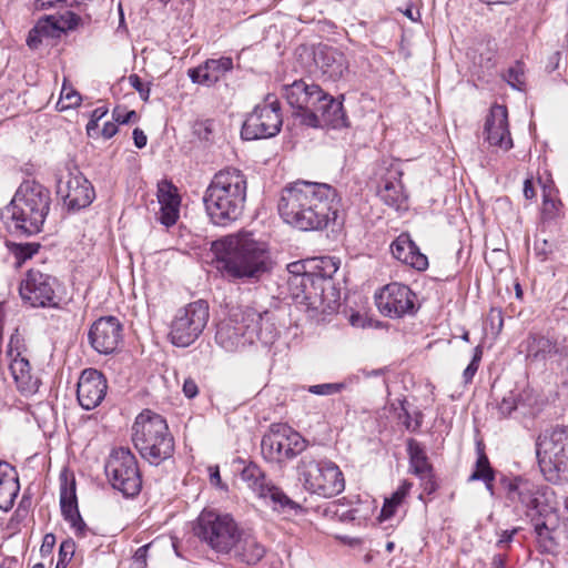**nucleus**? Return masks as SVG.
<instances>
[{"mask_svg": "<svg viewBox=\"0 0 568 568\" xmlns=\"http://www.w3.org/2000/svg\"><path fill=\"white\" fill-rule=\"evenodd\" d=\"M210 480L212 485L220 486L221 485V476L219 466H210Z\"/></svg>", "mask_w": 568, "mask_h": 568, "instance_id": "61", "label": "nucleus"}, {"mask_svg": "<svg viewBox=\"0 0 568 568\" xmlns=\"http://www.w3.org/2000/svg\"><path fill=\"white\" fill-rule=\"evenodd\" d=\"M481 357H483V346L481 345H477L474 348V354H473V358H471L470 363L468 364V366L463 372V379H464L465 384L471 383L475 374L478 371Z\"/></svg>", "mask_w": 568, "mask_h": 568, "instance_id": "46", "label": "nucleus"}, {"mask_svg": "<svg viewBox=\"0 0 568 568\" xmlns=\"http://www.w3.org/2000/svg\"><path fill=\"white\" fill-rule=\"evenodd\" d=\"M183 393L187 398L195 397L199 393L196 383L191 378L185 379L183 383Z\"/></svg>", "mask_w": 568, "mask_h": 568, "instance_id": "58", "label": "nucleus"}, {"mask_svg": "<svg viewBox=\"0 0 568 568\" xmlns=\"http://www.w3.org/2000/svg\"><path fill=\"white\" fill-rule=\"evenodd\" d=\"M75 545L72 539H67L61 542L59 548V565L62 568H65L68 562L72 559L74 555Z\"/></svg>", "mask_w": 568, "mask_h": 568, "instance_id": "50", "label": "nucleus"}, {"mask_svg": "<svg viewBox=\"0 0 568 568\" xmlns=\"http://www.w3.org/2000/svg\"><path fill=\"white\" fill-rule=\"evenodd\" d=\"M518 406V394L509 392L498 405V410L503 417L509 416Z\"/></svg>", "mask_w": 568, "mask_h": 568, "instance_id": "49", "label": "nucleus"}, {"mask_svg": "<svg viewBox=\"0 0 568 568\" xmlns=\"http://www.w3.org/2000/svg\"><path fill=\"white\" fill-rule=\"evenodd\" d=\"M239 527L230 515L203 510L197 517L194 534L212 549L229 552L240 535Z\"/></svg>", "mask_w": 568, "mask_h": 568, "instance_id": "13", "label": "nucleus"}, {"mask_svg": "<svg viewBox=\"0 0 568 568\" xmlns=\"http://www.w3.org/2000/svg\"><path fill=\"white\" fill-rule=\"evenodd\" d=\"M565 356L560 359L559 366L562 369V373L566 375V378L568 379V346L565 348Z\"/></svg>", "mask_w": 568, "mask_h": 568, "instance_id": "64", "label": "nucleus"}, {"mask_svg": "<svg viewBox=\"0 0 568 568\" xmlns=\"http://www.w3.org/2000/svg\"><path fill=\"white\" fill-rule=\"evenodd\" d=\"M469 481H489L495 480V470L491 467L487 455L481 447H477V459L474 470L468 478Z\"/></svg>", "mask_w": 568, "mask_h": 568, "instance_id": "38", "label": "nucleus"}, {"mask_svg": "<svg viewBox=\"0 0 568 568\" xmlns=\"http://www.w3.org/2000/svg\"><path fill=\"white\" fill-rule=\"evenodd\" d=\"M297 476L307 493L323 498H333L345 489L343 471L329 459L305 454L297 464Z\"/></svg>", "mask_w": 568, "mask_h": 568, "instance_id": "8", "label": "nucleus"}, {"mask_svg": "<svg viewBox=\"0 0 568 568\" xmlns=\"http://www.w3.org/2000/svg\"><path fill=\"white\" fill-rule=\"evenodd\" d=\"M27 348L18 329L10 336L6 357L9 362V371L18 387L26 394H33L39 389L40 381L31 373V366L26 355Z\"/></svg>", "mask_w": 568, "mask_h": 568, "instance_id": "19", "label": "nucleus"}, {"mask_svg": "<svg viewBox=\"0 0 568 568\" xmlns=\"http://www.w3.org/2000/svg\"><path fill=\"white\" fill-rule=\"evenodd\" d=\"M536 535L537 544L542 552L552 554L557 548L556 531L559 517L554 507L529 518Z\"/></svg>", "mask_w": 568, "mask_h": 568, "instance_id": "25", "label": "nucleus"}, {"mask_svg": "<svg viewBox=\"0 0 568 568\" xmlns=\"http://www.w3.org/2000/svg\"><path fill=\"white\" fill-rule=\"evenodd\" d=\"M277 210L286 224L300 231H322L337 223L342 199L327 183L296 181L282 190Z\"/></svg>", "mask_w": 568, "mask_h": 568, "instance_id": "1", "label": "nucleus"}, {"mask_svg": "<svg viewBox=\"0 0 568 568\" xmlns=\"http://www.w3.org/2000/svg\"><path fill=\"white\" fill-rule=\"evenodd\" d=\"M503 79L513 88L519 91L525 89V65L521 61H516L503 74Z\"/></svg>", "mask_w": 568, "mask_h": 568, "instance_id": "40", "label": "nucleus"}, {"mask_svg": "<svg viewBox=\"0 0 568 568\" xmlns=\"http://www.w3.org/2000/svg\"><path fill=\"white\" fill-rule=\"evenodd\" d=\"M50 192L37 181H23L6 207L2 216L17 234L34 235L41 232L50 210Z\"/></svg>", "mask_w": 568, "mask_h": 568, "instance_id": "6", "label": "nucleus"}, {"mask_svg": "<svg viewBox=\"0 0 568 568\" xmlns=\"http://www.w3.org/2000/svg\"><path fill=\"white\" fill-rule=\"evenodd\" d=\"M70 16L72 23H68L67 28L71 29L77 24L78 18L75 14L68 12ZM65 31V24H60V22L53 17L48 16L40 19L36 26L29 31L27 38V44L30 49H38L39 45L44 40H51L60 38V36Z\"/></svg>", "mask_w": 568, "mask_h": 568, "instance_id": "29", "label": "nucleus"}, {"mask_svg": "<svg viewBox=\"0 0 568 568\" xmlns=\"http://www.w3.org/2000/svg\"><path fill=\"white\" fill-rule=\"evenodd\" d=\"M241 478L247 486L263 499H270L276 511L297 513L301 506L292 500L280 487L267 479L264 471L254 463H250L241 470Z\"/></svg>", "mask_w": 568, "mask_h": 568, "instance_id": "18", "label": "nucleus"}, {"mask_svg": "<svg viewBox=\"0 0 568 568\" xmlns=\"http://www.w3.org/2000/svg\"><path fill=\"white\" fill-rule=\"evenodd\" d=\"M520 346L529 363H544L552 353L558 352L556 342L537 333H529Z\"/></svg>", "mask_w": 568, "mask_h": 568, "instance_id": "35", "label": "nucleus"}, {"mask_svg": "<svg viewBox=\"0 0 568 568\" xmlns=\"http://www.w3.org/2000/svg\"><path fill=\"white\" fill-rule=\"evenodd\" d=\"M57 194L69 211H80L89 206L95 197L91 182L78 170H68L60 174Z\"/></svg>", "mask_w": 568, "mask_h": 568, "instance_id": "20", "label": "nucleus"}, {"mask_svg": "<svg viewBox=\"0 0 568 568\" xmlns=\"http://www.w3.org/2000/svg\"><path fill=\"white\" fill-rule=\"evenodd\" d=\"M400 178L402 172L399 170H389L378 189L381 200L395 210L406 209L407 206V194L404 191Z\"/></svg>", "mask_w": 568, "mask_h": 568, "instance_id": "33", "label": "nucleus"}, {"mask_svg": "<svg viewBox=\"0 0 568 568\" xmlns=\"http://www.w3.org/2000/svg\"><path fill=\"white\" fill-rule=\"evenodd\" d=\"M397 507V505H395L394 503L386 498L379 514V520L383 521L393 517Z\"/></svg>", "mask_w": 568, "mask_h": 568, "instance_id": "56", "label": "nucleus"}, {"mask_svg": "<svg viewBox=\"0 0 568 568\" xmlns=\"http://www.w3.org/2000/svg\"><path fill=\"white\" fill-rule=\"evenodd\" d=\"M542 215L547 220H554L560 214V200L551 197L550 192L544 191Z\"/></svg>", "mask_w": 568, "mask_h": 568, "instance_id": "43", "label": "nucleus"}, {"mask_svg": "<svg viewBox=\"0 0 568 568\" xmlns=\"http://www.w3.org/2000/svg\"><path fill=\"white\" fill-rule=\"evenodd\" d=\"M215 130V122L211 119L199 120L193 125V133L203 141H211Z\"/></svg>", "mask_w": 568, "mask_h": 568, "instance_id": "45", "label": "nucleus"}, {"mask_svg": "<svg viewBox=\"0 0 568 568\" xmlns=\"http://www.w3.org/2000/svg\"><path fill=\"white\" fill-rule=\"evenodd\" d=\"M108 382L104 375L95 368L84 369L78 382L77 397L85 410L98 407L104 399Z\"/></svg>", "mask_w": 568, "mask_h": 568, "instance_id": "23", "label": "nucleus"}, {"mask_svg": "<svg viewBox=\"0 0 568 568\" xmlns=\"http://www.w3.org/2000/svg\"><path fill=\"white\" fill-rule=\"evenodd\" d=\"M180 216V205L161 206L159 213V221L161 224L170 227L178 222Z\"/></svg>", "mask_w": 568, "mask_h": 568, "instance_id": "48", "label": "nucleus"}, {"mask_svg": "<svg viewBox=\"0 0 568 568\" xmlns=\"http://www.w3.org/2000/svg\"><path fill=\"white\" fill-rule=\"evenodd\" d=\"M105 475L112 487L124 497L136 496L142 488L138 460L129 448H114L105 464Z\"/></svg>", "mask_w": 568, "mask_h": 568, "instance_id": "15", "label": "nucleus"}, {"mask_svg": "<svg viewBox=\"0 0 568 568\" xmlns=\"http://www.w3.org/2000/svg\"><path fill=\"white\" fill-rule=\"evenodd\" d=\"M130 84L139 92L142 100L146 101L150 95V85L144 83L138 74L129 77Z\"/></svg>", "mask_w": 568, "mask_h": 568, "instance_id": "53", "label": "nucleus"}, {"mask_svg": "<svg viewBox=\"0 0 568 568\" xmlns=\"http://www.w3.org/2000/svg\"><path fill=\"white\" fill-rule=\"evenodd\" d=\"M133 141H134V145L138 149H142L146 145L148 138L141 129L135 128L133 130Z\"/></svg>", "mask_w": 568, "mask_h": 568, "instance_id": "59", "label": "nucleus"}, {"mask_svg": "<svg viewBox=\"0 0 568 568\" xmlns=\"http://www.w3.org/2000/svg\"><path fill=\"white\" fill-rule=\"evenodd\" d=\"M524 196L527 200H532L536 196L532 181L529 179L525 180V182H524Z\"/></svg>", "mask_w": 568, "mask_h": 568, "instance_id": "62", "label": "nucleus"}, {"mask_svg": "<svg viewBox=\"0 0 568 568\" xmlns=\"http://www.w3.org/2000/svg\"><path fill=\"white\" fill-rule=\"evenodd\" d=\"M234 547L235 557L247 565H256L265 555L264 546L251 534L240 532Z\"/></svg>", "mask_w": 568, "mask_h": 568, "instance_id": "36", "label": "nucleus"}, {"mask_svg": "<svg viewBox=\"0 0 568 568\" xmlns=\"http://www.w3.org/2000/svg\"><path fill=\"white\" fill-rule=\"evenodd\" d=\"M500 485L505 491L508 505L514 506L515 510L523 511L530 518L539 513L548 511L549 488L539 485L521 476L506 477L500 479Z\"/></svg>", "mask_w": 568, "mask_h": 568, "instance_id": "10", "label": "nucleus"}, {"mask_svg": "<svg viewBox=\"0 0 568 568\" xmlns=\"http://www.w3.org/2000/svg\"><path fill=\"white\" fill-rule=\"evenodd\" d=\"M82 0H36L37 9L47 10L54 7H72Z\"/></svg>", "mask_w": 568, "mask_h": 568, "instance_id": "51", "label": "nucleus"}, {"mask_svg": "<svg viewBox=\"0 0 568 568\" xmlns=\"http://www.w3.org/2000/svg\"><path fill=\"white\" fill-rule=\"evenodd\" d=\"M390 252L396 260L417 271H425L428 267L427 256L419 251L407 233H402L393 241Z\"/></svg>", "mask_w": 568, "mask_h": 568, "instance_id": "30", "label": "nucleus"}, {"mask_svg": "<svg viewBox=\"0 0 568 568\" xmlns=\"http://www.w3.org/2000/svg\"><path fill=\"white\" fill-rule=\"evenodd\" d=\"M89 342L100 354H112L122 341V325L114 316L98 318L90 327Z\"/></svg>", "mask_w": 568, "mask_h": 568, "instance_id": "22", "label": "nucleus"}, {"mask_svg": "<svg viewBox=\"0 0 568 568\" xmlns=\"http://www.w3.org/2000/svg\"><path fill=\"white\" fill-rule=\"evenodd\" d=\"M555 242L549 241L548 239L536 236L534 252L537 258L541 262H545L549 258L550 254L555 250Z\"/></svg>", "mask_w": 568, "mask_h": 568, "instance_id": "44", "label": "nucleus"}, {"mask_svg": "<svg viewBox=\"0 0 568 568\" xmlns=\"http://www.w3.org/2000/svg\"><path fill=\"white\" fill-rule=\"evenodd\" d=\"M412 487H413V484L410 481L404 480L388 499L397 506L402 505L404 499L409 494V490L412 489Z\"/></svg>", "mask_w": 568, "mask_h": 568, "instance_id": "52", "label": "nucleus"}, {"mask_svg": "<svg viewBox=\"0 0 568 568\" xmlns=\"http://www.w3.org/2000/svg\"><path fill=\"white\" fill-rule=\"evenodd\" d=\"M10 254L14 257V266L20 267L27 260L38 253L39 243H7Z\"/></svg>", "mask_w": 568, "mask_h": 568, "instance_id": "39", "label": "nucleus"}, {"mask_svg": "<svg viewBox=\"0 0 568 568\" xmlns=\"http://www.w3.org/2000/svg\"><path fill=\"white\" fill-rule=\"evenodd\" d=\"M210 318L207 302L199 300L178 310L170 326V339L178 347H187L203 333Z\"/></svg>", "mask_w": 568, "mask_h": 568, "instance_id": "14", "label": "nucleus"}, {"mask_svg": "<svg viewBox=\"0 0 568 568\" xmlns=\"http://www.w3.org/2000/svg\"><path fill=\"white\" fill-rule=\"evenodd\" d=\"M233 69V60L230 57L209 59L197 68L189 70V77L193 83L211 87Z\"/></svg>", "mask_w": 568, "mask_h": 568, "instance_id": "31", "label": "nucleus"}, {"mask_svg": "<svg viewBox=\"0 0 568 568\" xmlns=\"http://www.w3.org/2000/svg\"><path fill=\"white\" fill-rule=\"evenodd\" d=\"M282 95L296 110L301 123L310 128L345 125L343 103L326 93L318 84L296 80L283 87Z\"/></svg>", "mask_w": 568, "mask_h": 568, "instance_id": "4", "label": "nucleus"}, {"mask_svg": "<svg viewBox=\"0 0 568 568\" xmlns=\"http://www.w3.org/2000/svg\"><path fill=\"white\" fill-rule=\"evenodd\" d=\"M496 43L488 40L480 44L471 55V65L469 68L471 77L478 81H485L490 77L496 68Z\"/></svg>", "mask_w": 568, "mask_h": 568, "instance_id": "34", "label": "nucleus"}, {"mask_svg": "<svg viewBox=\"0 0 568 568\" xmlns=\"http://www.w3.org/2000/svg\"><path fill=\"white\" fill-rule=\"evenodd\" d=\"M536 454L541 473L548 481L568 477V427L556 426L544 430L536 442Z\"/></svg>", "mask_w": 568, "mask_h": 568, "instance_id": "9", "label": "nucleus"}, {"mask_svg": "<svg viewBox=\"0 0 568 568\" xmlns=\"http://www.w3.org/2000/svg\"><path fill=\"white\" fill-rule=\"evenodd\" d=\"M116 132L118 125L114 122H105L102 128L101 135L108 140L114 136Z\"/></svg>", "mask_w": 568, "mask_h": 568, "instance_id": "60", "label": "nucleus"}, {"mask_svg": "<svg viewBox=\"0 0 568 568\" xmlns=\"http://www.w3.org/2000/svg\"><path fill=\"white\" fill-rule=\"evenodd\" d=\"M486 139L491 145L508 151L513 148V139L508 125V111L503 104L491 105L485 122Z\"/></svg>", "mask_w": 568, "mask_h": 568, "instance_id": "24", "label": "nucleus"}, {"mask_svg": "<svg viewBox=\"0 0 568 568\" xmlns=\"http://www.w3.org/2000/svg\"><path fill=\"white\" fill-rule=\"evenodd\" d=\"M132 443L141 457L155 466L174 453V439L166 420L150 409L136 416L132 426Z\"/></svg>", "mask_w": 568, "mask_h": 568, "instance_id": "7", "label": "nucleus"}, {"mask_svg": "<svg viewBox=\"0 0 568 568\" xmlns=\"http://www.w3.org/2000/svg\"><path fill=\"white\" fill-rule=\"evenodd\" d=\"M316 65L322 75L329 81H337L348 70V63L345 54L333 47H321L314 54Z\"/></svg>", "mask_w": 568, "mask_h": 568, "instance_id": "28", "label": "nucleus"}, {"mask_svg": "<svg viewBox=\"0 0 568 568\" xmlns=\"http://www.w3.org/2000/svg\"><path fill=\"white\" fill-rule=\"evenodd\" d=\"M348 384L346 381L338 382V383H323V384H316V385H310L307 387H304L308 393L318 395V396H329L334 394H338L346 389L348 387Z\"/></svg>", "mask_w": 568, "mask_h": 568, "instance_id": "42", "label": "nucleus"}, {"mask_svg": "<svg viewBox=\"0 0 568 568\" xmlns=\"http://www.w3.org/2000/svg\"><path fill=\"white\" fill-rule=\"evenodd\" d=\"M282 124L280 102L267 97L265 103L256 105L246 116L241 136L248 141L273 138L281 131Z\"/></svg>", "mask_w": 568, "mask_h": 568, "instance_id": "17", "label": "nucleus"}, {"mask_svg": "<svg viewBox=\"0 0 568 568\" xmlns=\"http://www.w3.org/2000/svg\"><path fill=\"white\" fill-rule=\"evenodd\" d=\"M310 265L311 260L295 261L287 265L290 293L295 301L304 304H306V296H308V287L312 282Z\"/></svg>", "mask_w": 568, "mask_h": 568, "instance_id": "32", "label": "nucleus"}, {"mask_svg": "<svg viewBox=\"0 0 568 568\" xmlns=\"http://www.w3.org/2000/svg\"><path fill=\"white\" fill-rule=\"evenodd\" d=\"M81 102V95L73 90L71 87H67L63 84L60 95L59 104L61 105V110L70 109L79 105Z\"/></svg>", "mask_w": 568, "mask_h": 568, "instance_id": "47", "label": "nucleus"}, {"mask_svg": "<svg viewBox=\"0 0 568 568\" xmlns=\"http://www.w3.org/2000/svg\"><path fill=\"white\" fill-rule=\"evenodd\" d=\"M310 266L312 282L306 305L311 310L325 312L326 308H331V303L336 302L333 275L337 272L338 265L333 257L324 256L311 258Z\"/></svg>", "mask_w": 568, "mask_h": 568, "instance_id": "16", "label": "nucleus"}, {"mask_svg": "<svg viewBox=\"0 0 568 568\" xmlns=\"http://www.w3.org/2000/svg\"><path fill=\"white\" fill-rule=\"evenodd\" d=\"M59 280L39 268L26 272L19 284L22 303L32 308H61Z\"/></svg>", "mask_w": 568, "mask_h": 568, "instance_id": "11", "label": "nucleus"}, {"mask_svg": "<svg viewBox=\"0 0 568 568\" xmlns=\"http://www.w3.org/2000/svg\"><path fill=\"white\" fill-rule=\"evenodd\" d=\"M415 293L405 284L393 282L375 293L378 311L390 318H400L415 313Z\"/></svg>", "mask_w": 568, "mask_h": 568, "instance_id": "21", "label": "nucleus"}, {"mask_svg": "<svg viewBox=\"0 0 568 568\" xmlns=\"http://www.w3.org/2000/svg\"><path fill=\"white\" fill-rule=\"evenodd\" d=\"M307 440L286 424H272L261 440V453L266 462L283 464L302 454Z\"/></svg>", "mask_w": 568, "mask_h": 568, "instance_id": "12", "label": "nucleus"}, {"mask_svg": "<svg viewBox=\"0 0 568 568\" xmlns=\"http://www.w3.org/2000/svg\"><path fill=\"white\" fill-rule=\"evenodd\" d=\"M519 528H513L510 530H503L499 535V539L496 542L497 548L507 547L514 539L515 535L518 532Z\"/></svg>", "mask_w": 568, "mask_h": 568, "instance_id": "55", "label": "nucleus"}, {"mask_svg": "<svg viewBox=\"0 0 568 568\" xmlns=\"http://www.w3.org/2000/svg\"><path fill=\"white\" fill-rule=\"evenodd\" d=\"M55 545V536L53 534H47L43 537L42 545H41V554L43 556L50 555L52 552V549Z\"/></svg>", "mask_w": 568, "mask_h": 568, "instance_id": "57", "label": "nucleus"}, {"mask_svg": "<svg viewBox=\"0 0 568 568\" xmlns=\"http://www.w3.org/2000/svg\"><path fill=\"white\" fill-rule=\"evenodd\" d=\"M246 176L237 169L214 174L203 196L205 211L213 224L226 226L243 214L246 201Z\"/></svg>", "mask_w": 568, "mask_h": 568, "instance_id": "5", "label": "nucleus"}, {"mask_svg": "<svg viewBox=\"0 0 568 568\" xmlns=\"http://www.w3.org/2000/svg\"><path fill=\"white\" fill-rule=\"evenodd\" d=\"M507 556L503 554H497L491 559V567L493 568H507Z\"/></svg>", "mask_w": 568, "mask_h": 568, "instance_id": "63", "label": "nucleus"}, {"mask_svg": "<svg viewBox=\"0 0 568 568\" xmlns=\"http://www.w3.org/2000/svg\"><path fill=\"white\" fill-rule=\"evenodd\" d=\"M278 336L273 312L245 306L234 310L217 324L215 342L226 352H237L256 341L272 345Z\"/></svg>", "mask_w": 568, "mask_h": 568, "instance_id": "3", "label": "nucleus"}, {"mask_svg": "<svg viewBox=\"0 0 568 568\" xmlns=\"http://www.w3.org/2000/svg\"><path fill=\"white\" fill-rule=\"evenodd\" d=\"M216 270L230 282L255 284L271 275L275 261L266 242L232 234L212 242Z\"/></svg>", "mask_w": 568, "mask_h": 568, "instance_id": "2", "label": "nucleus"}, {"mask_svg": "<svg viewBox=\"0 0 568 568\" xmlns=\"http://www.w3.org/2000/svg\"><path fill=\"white\" fill-rule=\"evenodd\" d=\"M60 506L62 516L74 530V535L77 537H85L90 529L79 513L74 480L69 484L67 479H64L61 483Z\"/></svg>", "mask_w": 568, "mask_h": 568, "instance_id": "27", "label": "nucleus"}, {"mask_svg": "<svg viewBox=\"0 0 568 568\" xmlns=\"http://www.w3.org/2000/svg\"><path fill=\"white\" fill-rule=\"evenodd\" d=\"M19 493V483L14 477L13 467L0 460V509L8 511L12 508Z\"/></svg>", "mask_w": 568, "mask_h": 568, "instance_id": "37", "label": "nucleus"}, {"mask_svg": "<svg viewBox=\"0 0 568 568\" xmlns=\"http://www.w3.org/2000/svg\"><path fill=\"white\" fill-rule=\"evenodd\" d=\"M112 118L116 123L126 124L136 118V113L133 110L125 111L121 108H115L112 112Z\"/></svg>", "mask_w": 568, "mask_h": 568, "instance_id": "54", "label": "nucleus"}, {"mask_svg": "<svg viewBox=\"0 0 568 568\" xmlns=\"http://www.w3.org/2000/svg\"><path fill=\"white\" fill-rule=\"evenodd\" d=\"M158 201L161 206L180 205L181 199L175 186L168 181H162L158 185Z\"/></svg>", "mask_w": 568, "mask_h": 568, "instance_id": "41", "label": "nucleus"}, {"mask_svg": "<svg viewBox=\"0 0 568 568\" xmlns=\"http://www.w3.org/2000/svg\"><path fill=\"white\" fill-rule=\"evenodd\" d=\"M407 453L409 457V471L419 478L420 486L426 494H433L437 489V485L434 479L433 466L428 462L426 452L419 443L410 439L407 445Z\"/></svg>", "mask_w": 568, "mask_h": 568, "instance_id": "26", "label": "nucleus"}]
</instances>
